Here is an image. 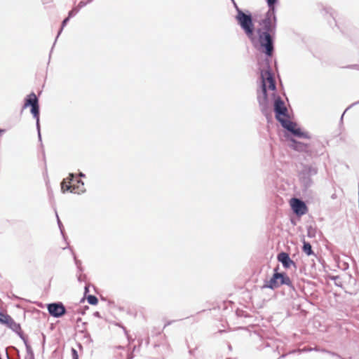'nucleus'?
<instances>
[{
	"label": "nucleus",
	"instance_id": "f03ea898",
	"mask_svg": "<svg viewBox=\"0 0 359 359\" xmlns=\"http://www.w3.org/2000/svg\"><path fill=\"white\" fill-rule=\"evenodd\" d=\"M272 61L258 59L259 78L257 98L260 110L261 112H269L273 107V112H288L284 101L277 94L276 82L271 67Z\"/></svg>",
	"mask_w": 359,
	"mask_h": 359
},
{
	"label": "nucleus",
	"instance_id": "6e6552de",
	"mask_svg": "<svg viewBox=\"0 0 359 359\" xmlns=\"http://www.w3.org/2000/svg\"><path fill=\"white\" fill-rule=\"evenodd\" d=\"M290 206L293 212L299 217L305 215L308 210L306 203L297 198H292L290 200Z\"/></svg>",
	"mask_w": 359,
	"mask_h": 359
},
{
	"label": "nucleus",
	"instance_id": "58836bf2",
	"mask_svg": "<svg viewBox=\"0 0 359 359\" xmlns=\"http://www.w3.org/2000/svg\"><path fill=\"white\" fill-rule=\"evenodd\" d=\"M313 350L319 351L317 348H311L308 349L307 351H313Z\"/></svg>",
	"mask_w": 359,
	"mask_h": 359
},
{
	"label": "nucleus",
	"instance_id": "49530a36",
	"mask_svg": "<svg viewBox=\"0 0 359 359\" xmlns=\"http://www.w3.org/2000/svg\"><path fill=\"white\" fill-rule=\"evenodd\" d=\"M13 348H14V350H15L18 353H19L18 350L16 348L13 347Z\"/></svg>",
	"mask_w": 359,
	"mask_h": 359
},
{
	"label": "nucleus",
	"instance_id": "0eeeda50",
	"mask_svg": "<svg viewBox=\"0 0 359 359\" xmlns=\"http://www.w3.org/2000/svg\"><path fill=\"white\" fill-rule=\"evenodd\" d=\"M49 314L54 318H60L66 313V308L62 302L50 303L47 305Z\"/></svg>",
	"mask_w": 359,
	"mask_h": 359
},
{
	"label": "nucleus",
	"instance_id": "5701e85b",
	"mask_svg": "<svg viewBox=\"0 0 359 359\" xmlns=\"http://www.w3.org/2000/svg\"><path fill=\"white\" fill-rule=\"evenodd\" d=\"M359 105V100L357 101V102H355L353 103H352L351 104H350L349 106H348L344 110L343 112L344 113H346L348 110H350L351 109H352L353 107H356Z\"/></svg>",
	"mask_w": 359,
	"mask_h": 359
},
{
	"label": "nucleus",
	"instance_id": "aec40b11",
	"mask_svg": "<svg viewBox=\"0 0 359 359\" xmlns=\"http://www.w3.org/2000/svg\"><path fill=\"white\" fill-rule=\"evenodd\" d=\"M21 339L23 341L25 344V346L26 347V351L28 352L29 353H32V347L28 343L27 338L25 336L24 338Z\"/></svg>",
	"mask_w": 359,
	"mask_h": 359
},
{
	"label": "nucleus",
	"instance_id": "4be33fe9",
	"mask_svg": "<svg viewBox=\"0 0 359 359\" xmlns=\"http://www.w3.org/2000/svg\"><path fill=\"white\" fill-rule=\"evenodd\" d=\"M316 230L311 226L308 227L307 229V235L309 237H314L315 236Z\"/></svg>",
	"mask_w": 359,
	"mask_h": 359
},
{
	"label": "nucleus",
	"instance_id": "dca6fc26",
	"mask_svg": "<svg viewBox=\"0 0 359 359\" xmlns=\"http://www.w3.org/2000/svg\"><path fill=\"white\" fill-rule=\"evenodd\" d=\"M71 18H69V17H66L63 19V20L62 21V23H61V26H60V29L58 30V32H57V34L56 36V38L55 39V43H56L59 36L61 34L63 29L67 26V25L68 24L69 21L70 20Z\"/></svg>",
	"mask_w": 359,
	"mask_h": 359
},
{
	"label": "nucleus",
	"instance_id": "cd10ccee",
	"mask_svg": "<svg viewBox=\"0 0 359 359\" xmlns=\"http://www.w3.org/2000/svg\"><path fill=\"white\" fill-rule=\"evenodd\" d=\"M25 359H34V354L32 350V353H29L28 352H27V355Z\"/></svg>",
	"mask_w": 359,
	"mask_h": 359
},
{
	"label": "nucleus",
	"instance_id": "f257e3e1",
	"mask_svg": "<svg viewBox=\"0 0 359 359\" xmlns=\"http://www.w3.org/2000/svg\"><path fill=\"white\" fill-rule=\"evenodd\" d=\"M234 16L237 25L251 42L252 46L264 57H258L261 60H273L275 51V41L277 25L266 14L259 21V27L256 28V19L248 9H243L239 6L235 8Z\"/></svg>",
	"mask_w": 359,
	"mask_h": 359
},
{
	"label": "nucleus",
	"instance_id": "c85d7f7f",
	"mask_svg": "<svg viewBox=\"0 0 359 359\" xmlns=\"http://www.w3.org/2000/svg\"><path fill=\"white\" fill-rule=\"evenodd\" d=\"M73 257H74V262H75V264L76 265V266L78 267L79 265L81 266V262L80 260L77 259L74 253H73Z\"/></svg>",
	"mask_w": 359,
	"mask_h": 359
},
{
	"label": "nucleus",
	"instance_id": "bb28decb",
	"mask_svg": "<svg viewBox=\"0 0 359 359\" xmlns=\"http://www.w3.org/2000/svg\"><path fill=\"white\" fill-rule=\"evenodd\" d=\"M8 314L6 313H4L0 311V323L3 324L4 320H5V318L7 317Z\"/></svg>",
	"mask_w": 359,
	"mask_h": 359
},
{
	"label": "nucleus",
	"instance_id": "de8ad7c7",
	"mask_svg": "<svg viewBox=\"0 0 359 359\" xmlns=\"http://www.w3.org/2000/svg\"><path fill=\"white\" fill-rule=\"evenodd\" d=\"M189 353H190V354H193V351H192V350H190V351H189Z\"/></svg>",
	"mask_w": 359,
	"mask_h": 359
},
{
	"label": "nucleus",
	"instance_id": "1a4fd4ad",
	"mask_svg": "<svg viewBox=\"0 0 359 359\" xmlns=\"http://www.w3.org/2000/svg\"><path fill=\"white\" fill-rule=\"evenodd\" d=\"M268 6V11L264 13L266 14L272 21L277 25V6L279 4V0H265Z\"/></svg>",
	"mask_w": 359,
	"mask_h": 359
},
{
	"label": "nucleus",
	"instance_id": "473e14b6",
	"mask_svg": "<svg viewBox=\"0 0 359 359\" xmlns=\"http://www.w3.org/2000/svg\"><path fill=\"white\" fill-rule=\"evenodd\" d=\"M358 67V65H348L346 67L349 68V69H355Z\"/></svg>",
	"mask_w": 359,
	"mask_h": 359
},
{
	"label": "nucleus",
	"instance_id": "9d476101",
	"mask_svg": "<svg viewBox=\"0 0 359 359\" xmlns=\"http://www.w3.org/2000/svg\"><path fill=\"white\" fill-rule=\"evenodd\" d=\"M278 267L274 269V273L269 280H265V283L262 286L263 288H270L274 290L280 286L278 280L279 272L278 271Z\"/></svg>",
	"mask_w": 359,
	"mask_h": 359
},
{
	"label": "nucleus",
	"instance_id": "ea45409f",
	"mask_svg": "<svg viewBox=\"0 0 359 359\" xmlns=\"http://www.w3.org/2000/svg\"><path fill=\"white\" fill-rule=\"evenodd\" d=\"M344 114H345L344 113H342V115H341V118H340L341 122V121H342V120H343V117H344Z\"/></svg>",
	"mask_w": 359,
	"mask_h": 359
},
{
	"label": "nucleus",
	"instance_id": "9b49d317",
	"mask_svg": "<svg viewBox=\"0 0 359 359\" xmlns=\"http://www.w3.org/2000/svg\"><path fill=\"white\" fill-rule=\"evenodd\" d=\"M277 259L280 262L285 269H289L292 265H295L287 252H281L277 256Z\"/></svg>",
	"mask_w": 359,
	"mask_h": 359
},
{
	"label": "nucleus",
	"instance_id": "f704fd0d",
	"mask_svg": "<svg viewBox=\"0 0 359 359\" xmlns=\"http://www.w3.org/2000/svg\"><path fill=\"white\" fill-rule=\"evenodd\" d=\"M93 316L97 318H101L100 313L98 311H96L93 313Z\"/></svg>",
	"mask_w": 359,
	"mask_h": 359
},
{
	"label": "nucleus",
	"instance_id": "6ab92c4d",
	"mask_svg": "<svg viewBox=\"0 0 359 359\" xmlns=\"http://www.w3.org/2000/svg\"><path fill=\"white\" fill-rule=\"evenodd\" d=\"M79 12V8L74 7L72 10L68 12L69 18L74 17Z\"/></svg>",
	"mask_w": 359,
	"mask_h": 359
},
{
	"label": "nucleus",
	"instance_id": "a19ab883",
	"mask_svg": "<svg viewBox=\"0 0 359 359\" xmlns=\"http://www.w3.org/2000/svg\"><path fill=\"white\" fill-rule=\"evenodd\" d=\"M266 118H269V116H271V114H266Z\"/></svg>",
	"mask_w": 359,
	"mask_h": 359
},
{
	"label": "nucleus",
	"instance_id": "7c9ffc66",
	"mask_svg": "<svg viewBox=\"0 0 359 359\" xmlns=\"http://www.w3.org/2000/svg\"><path fill=\"white\" fill-rule=\"evenodd\" d=\"M19 337L20 339H23L25 335L22 331V329L21 327L20 328V332H15Z\"/></svg>",
	"mask_w": 359,
	"mask_h": 359
},
{
	"label": "nucleus",
	"instance_id": "a211bd4d",
	"mask_svg": "<svg viewBox=\"0 0 359 359\" xmlns=\"http://www.w3.org/2000/svg\"><path fill=\"white\" fill-rule=\"evenodd\" d=\"M86 299L88 304H90V305H96L98 303V299L95 295L89 294L87 296Z\"/></svg>",
	"mask_w": 359,
	"mask_h": 359
},
{
	"label": "nucleus",
	"instance_id": "b1692460",
	"mask_svg": "<svg viewBox=\"0 0 359 359\" xmlns=\"http://www.w3.org/2000/svg\"><path fill=\"white\" fill-rule=\"evenodd\" d=\"M72 359H79L78 352L74 348H72Z\"/></svg>",
	"mask_w": 359,
	"mask_h": 359
},
{
	"label": "nucleus",
	"instance_id": "79ce46f5",
	"mask_svg": "<svg viewBox=\"0 0 359 359\" xmlns=\"http://www.w3.org/2000/svg\"><path fill=\"white\" fill-rule=\"evenodd\" d=\"M171 323H172L171 321L168 322V323L165 325V326H167V325H170V324H171Z\"/></svg>",
	"mask_w": 359,
	"mask_h": 359
},
{
	"label": "nucleus",
	"instance_id": "393cba45",
	"mask_svg": "<svg viewBox=\"0 0 359 359\" xmlns=\"http://www.w3.org/2000/svg\"><path fill=\"white\" fill-rule=\"evenodd\" d=\"M56 216H57V224H58L60 230L61 231V233L63 235V225H62L61 221L60 220L59 217L57 213H56Z\"/></svg>",
	"mask_w": 359,
	"mask_h": 359
},
{
	"label": "nucleus",
	"instance_id": "f8f14e48",
	"mask_svg": "<svg viewBox=\"0 0 359 359\" xmlns=\"http://www.w3.org/2000/svg\"><path fill=\"white\" fill-rule=\"evenodd\" d=\"M3 324L6 325L7 327L13 332H20V328L21 327L20 325L16 323L8 314L7 317L5 318V320Z\"/></svg>",
	"mask_w": 359,
	"mask_h": 359
},
{
	"label": "nucleus",
	"instance_id": "ddd939ff",
	"mask_svg": "<svg viewBox=\"0 0 359 359\" xmlns=\"http://www.w3.org/2000/svg\"><path fill=\"white\" fill-rule=\"evenodd\" d=\"M278 276L280 286L282 285H286L294 288L290 277L285 273H279Z\"/></svg>",
	"mask_w": 359,
	"mask_h": 359
},
{
	"label": "nucleus",
	"instance_id": "2f4dec72",
	"mask_svg": "<svg viewBox=\"0 0 359 359\" xmlns=\"http://www.w3.org/2000/svg\"><path fill=\"white\" fill-rule=\"evenodd\" d=\"M89 292V285H86L84 287V295H86Z\"/></svg>",
	"mask_w": 359,
	"mask_h": 359
},
{
	"label": "nucleus",
	"instance_id": "e433bc0d",
	"mask_svg": "<svg viewBox=\"0 0 359 359\" xmlns=\"http://www.w3.org/2000/svg\"><path fill=\"white\" fill-rule=\"evenodd\" d=\"M77 269H78V270H79V272H81V271H83V268H82L81 265V266L79 265V266L77 267Z\"/></svg>",
	"mask_w": 359,
	"mask_h": 359
},
{
	"label": "nucleus",
	"instance_id": "c756f323",
	"mask_svg": "<svg viewBox=\"0 0 359 359\" xmlns=\"http://www.w3.org/2000/svg\"><path fill=\"white\" fill-rule=\"evenodd\" d=\"M86 278V275H79V276H78V280L79 282L85 281Z\"/></svg>",
	"mask_w": 359,
	"mask_h": 359
},
{
	"label": "nucleus",
	"instance_id": "4c0bfd02",
	"mask_svg": "<svg viewBox=\"0 0 359 359\" xmlns=\"http://www.w3.org/2000/svg\"><path fill=\"white\" fill-rule=\"evenodd\" d=\"M6 130L0 128V135H1Z\"/></svg>",
	"mask_w": 359,
	"mask_h": 359
},
{
	"label": "nucleus",
	"instance_id": "4468645a",
	"mask_svg": "<svg viewBox=\"0 0 359 359\" xmlns=\"http://www.w3.org/2000/svg\"><path fill=\"white\" fill-rule=\"evenodd\" d=\"M323 11L325 12V14H329L330 15V17L332 18V21L334 23V25L340 30V32H341L343 33V31L341 30V27L338 25V24L335 20L334 11L331 7H327V6L324 7Z\"/></svg>",
	"mask_w": 359,
	"mask_h": 359
},
{
	"label": "nucleus",
	"instance_id": "423d86ee",
	"mask_svg": "<svg viewBox=\"0 0 359 359\" xmlns=\"http://www.w3.org/2000/svg\"><path fill=\"white\" fill-rule=\"evenodd\" d=\"M27 107H30L29 112H40L39 98L34 92H32L25 97L21 112Z\"/></svg>",
	"mask_w": 359,
	"mask_h": 359
},
{
	"label": "nucleus",
	"instance_id": "72a5a7b5",
	"mask_svg": "<svg viewBox=\"0 0 359 359\" xmlns=\"http://www.w3.org/2000/svg\"><path fill=\"white\" fill-rule=\"evenodd\" d=\"M231 1L232 3L234 8H236V6H238L235 0H231Z\"/></svg>",
	"mask_w": 359,
	"mask_h": 359
},
{
	"label": "nucleus",
	"instance_id": "7ed1b4c3",
	"mask_svg": "<svg viewBox=\"0 0 359 359\" xmlns=\"http://www.w3.org/2000/svg\"><path fill=\"white\" fill-rule=\"evenodd\" d=\"M291 114H275L276 119L285 130L284 136L289 142L288 147L295 151L305 154L306 157L309 158L318 156V153L311 144L304 143L294 138L310 140L311 135L309 132L303 130L295 121L291 120Z\"/></svg>",
	"mask_w": 359,
	"mask_h": 359
},
{
	"label": "nucleus",
	"instance_id": "c03bdc74",
	"mask_svg": "<svg viewBox=\"0 0 359 359\" xmlns=\"http://www.w3.org/2000/svg\"><path fill=\"white\" fill-rule=\"evenodd\" d=\"M55 43L54 42V43H53V46H55ZM52 48H53V47H52ZM52 50H53V49H51V51H50V53H49V55H51Z\"/></svg>",
	"mask_w": 359,
	"mask_h": 359
},
{
	"label": "nucleus",
	"instance_id": "412c9836",
	"mask_svg": "<svg viewBox=\"0 0 359 359\" xmlns=\"http://www.w3.org/2000/svg\"><path fill=\"white\" fill-rule=\"evenodd\" d=\"M322 351L325 352V353H327L330 354V355L335 356V357H337L339 359H345V358H344L343 357H341L340 355H339L338 353H337L335 352H332V351H327V350H325V349H323Z\"/></svg>",
	"mask_w": 359,
	"mask_h": 359
},
{
	"label": "nucleus",
	"instance_id": "a878e982",
	"mask_svg": "<svg viewBox=\"0 0 359 359\" xmlns=\"http://www.w3.org/2000/svg\"><path fill=\"white\" fill-rule=\"evenodd\" d=\"M88 4V2L86 1H81L78 6H76V8H79V10L81 9L82 8H83L84 6H86V5Z\"/></svg>",
	"mask_w": 359,
	"mask_h": 359
},
{
	"label": "nucleus",
	"instance_id": "f3484780",
	"mask_svg": "<svg viewBox=\"0 0 359 359\" xmlns=\"http://www.w3.org/2000/svg\"><path fill=\"white\" fill-rule=\"evenodd\" d=\"M33 118L36 119V125L38 133V137L40 142H41V129H40V121H39V115L40 114H32Z\"/></svg>",
	"mask_w": 359,
	"mask_h": 359
},
{
	"label": "nucleus",
	"instance_id": "2eb2a0df",
	"mask_svg": "<svg viewBox=\"0 0 359 359\" xmlns=\"http://www.w3.org/2000/svg\"><path fill=\"white\" fill-rule=\"evenodd\" d=\"M302 250L308 256L314 255L311 243L305 240L303 241Z\"/></svg>",
	"mask_w": 359,
	"mask_h": 359
},
{
	"label": "nucleus",
	"instance_id": "39448f33",
	"mask_svg": "<svg viewBox=\"0 0 359 359\" xmlns=\"http://www.w3.org/2000/svg\"><path fill=\"white\" fill-rule=\"evenodd\" d=\"M318 173V168L311 165L303 164L302 168L299 173L301 184L304 189H308L313 184L311 177Z\"/></svg>",
	"mask_w": 359,
	"mask_h": 359
},
{
	"label": "nucleus",
	"instance_id": "c9c22d12",
	"mask_svg": "<svg viewBox=\"0 0 359 359\" xmlns=\"http://www.w3.org/2000/svg\"><path fill=\"white\" fill-rule=\"evenodd\" d=\"M79 176L80 177H86L85 174H84V173H83V172H80L79 173Z\"/></svg>",
	"mask_w": 359,
	"mask_h": 359
},
{
	"label": "nucleus",
	"instance_id": "20e7f679",
	"mask_svg": "<svg viewBox=\"0 0 359 359\" xmlns=\"http://www.w3.org/2000/svg\"><path fill=\"white\" fill-rule=\"evenodd\" d=\"M74 179V175L73 173H69V177L62 181L60 185L62 193L70 191L72 193L80 194L86 191L84 183L81 180H76L77 184H72Z\"/></svg>",
	"mask_w": 359,
	"mask_h": 359
},
{
	"label": "nucleus",
	"instance_id": "37998d69",
	"mask_svg": "<svg viewBox=\"0 0 359 359\" xmlns=\"http://www.w3.org/2000/svg\"><path fill=\"white\" fill-rule=\"evenodd\" d=\"M93 0H87L86 2H88V4H90Z\"/></svg>",
	"mask_w": 359,
	"mask_h": 359
},
{
	"label": "nucleus",
	"instance_id": "a18cd8bd",
	"mask_svg": "<svg viewBox=\"0 0 359 359\" xmlns=\"http://www.w3.org/2000/svg\"><path fill=\"white\" fill-rule=\"evenodd\" d=\"M6 356H7V358H8V359H11V357H10V355H9L8 353H6Z\"/></svg>",
	"mask_w": 359,
	"mask_h": 359
}]
</instances>
